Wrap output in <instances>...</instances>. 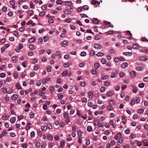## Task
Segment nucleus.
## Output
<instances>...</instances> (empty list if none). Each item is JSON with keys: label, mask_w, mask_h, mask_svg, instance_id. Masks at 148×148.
Here are the masks:
<instances>
[{"label": "nucleus", "mask_w": 148, "mask_h": 148, "mask_svg": "<svg viewBox=\"0 0 148 148\" xmlns=\"http://www.w3.org/2000/svg\"><path fill=\"white\" fill-rule=\"evenodd\" d=\"M63 3L64 5L68 6H71L73 4V3L72 2L68 1H63Z\"/></svg>", "instance_id": "obj_1"}, {"label": "nucleus", "mask_w": 148, "mask_h": 148, "mask_svg": "<svg viewBox=\"0 0 148 148\" xmlns=\"http://www.w3.org/2000/svg\"><path fill=\"white\" fill-rule=\"evenodd\" d=\"M93 47L95 49L97 50L100 49L102 48L101 46L100 45L97 44H94L93 45Z\"/></svg>", "instance_id": "obj_2"}, {"label": "nucleus", "mask_w": 148, "mask_h": 148, "mask_svg": "<svg viewBox=\"0 0 148 148\" xmlns=\"http://www.w3.org/2000/svg\"><path fill=\"white\" fill-rule=\"evenodd\" d=\"M61 44L62 47H64L69 45V42L67 40H64L62 41Z\"/></svg>", "instance_id": "obj_3"}, {"label": "nucleus", "mask_w": 148, "mask_h": 148, "mask_svg": "<svg viewBox=\"0 0 148 148\" xmlns=\"http://www.w3.org/2000/svg\"><path fill=\"white\" fill-rule=\"evenodd\" d=\"M51 81V79L49 77H47L45 78H43L42 80V83L44 84H46L47 81Z\"/></svg>", "instance_id": "obj_4"}, {"label": "nucleus", "mask_w": 148, "mask_h": 148, "mask_svg": "<svg viewBox=\"0 0 148 148\" xmlns=\"http://www.w3.org/2000/svg\"><path fill=\"white\" fill-rule=\"evenodd\" d=\"M139 60L142 61H147L148 60V57H146L145 56H142L138 58Z\"/></svg>", "instance_id": "obj_5"}, {"label": "nucleus", "mask_w": 148, "mask_h": 148, "mask_svg": "<svg viewBox=\"0 0 148 148\" xmlns=\"http://www.w3.org/2000/svg\"><path fill=\"white\" fill-rule=\"evenodd\" d=\"M118 71L116 70L115 72H112L111 73L110 77L112 78H114L116 76V74L118 73Z\"/></svg>", "instance_id": "obj_6"}, {"label": "nucleus", "mask_w": 148, "mask_h": 148, "mask_svg": "<svg viewBox=\"0 0 148 148\" xmlns=\"http://www.w3.org/2000/svg\"><path fill=\"white\" fill-rule=\"evenodd\" d=\"M89 97L90 99H92L94 97V94L92 91H89L88 93Z\"/></svg>", "instance_id": "obj_7"}, {"label": "nucleus", "mask_w": 148, "mask_h": 148, "mask_svg": "<svg viewBox=\"0 0 148 148\" xmlns=\"http://www.w3.org/2000/svg\"><path fill=\"white\" fill-rule=\"evenodd\" d=\"M92 22L95 24H97L99 23V21L97 18H93L92 20Z\"/></svg>", "instance_id": "obj_8"}, {"label": "nucleus", "mask_w": 148, "mask_h": 148, "mask_svg": "<svg viewBox=\"0 0 148 148\" xmlns=\"http://www.w3.org/2000/svg\"><path fill=\"white\" fill-rule=\"evenodd\" d=\"M121 137V134L119 133H118L116 137L115 138V139L116 140H119V139Z\"/></svg>", "instance_id": "obj_9"}, {"label": "nucleus", "mask_w": 148, "mask_h": 148, "mask_svg": "<svg viewBox=\"0 0 148 148\" xmlns=\"http://www.w3.org/2000/svg\"><path fill=\"white\" fill-rule=\"evenodd\" d=\"M130 76L132 77H134L136 75V72L133 71H132L130 73Z\"/></svg>", "instance_id": "obj_10"}, {"label": "nucleus", "mask_w": 148, "mask_h": 148, "mask_svg": "<svg viewBox=\"0 0 148 148\" xmlns=\"http://www.w3.org/2000/svg\"><path fill=\"white\" fill-rule=\"evenodd\" d=\"M63 117L65 119H67L69 117V114L66 112H64Z\"/></svg>", "instance_id": "obj_11"}, {"label": "nucleus", "mask_w": 148, "mask_h": 148, "mask_svg": "<svg viewBox=\"0 0 148 148\" xmlns=\"http://www.w3.org/2000/svg\"><path fill=\"white\" fill-rule=\"evenodd\" d=\"M129 34L130 35V37L128 38L130 39L131 40L132 39V33L130 32V31L128 30L127 31V32H126V34L127 35H128Z\"/></svg>", "instance_id": "obj_12"}, {"label": "nucleus", "mask_w": 148, "mask_h": 148, "mask_svg": "<svg viewBox=\"0 0 148 148\" xmlns=\"http://www.w3.org/2000/svg\"><path fill=\"white\" fill-rule=\"evenodd\" d=\"M128 65V64L127 62L123 63L121 65V67L122 68H126Z\"/></svg>", "instance_id": "obj_13"}, {"label": "nucleus", "mask_w": 148, "mask_h": 148, "mask_svg": "<svg viewBox=\"0 0 148 148\" xmlns=\"http://www.w3.org/2000/svg\"><path fill=\"white\" fill-rule=\"evenodd\" d=\"M131 86L133 87V92L134 93H136L138 90L137 87L134 86L132 84H131Z\"/></svg>", "instance_id": "obj_14"}, {"label": "nucleus", "mask_w": 148, "mask_h": 148, "mask_svg": "<svg viewBox=\"0 0 148 148\" xmlns=\"http://www.w3.org/2000/svg\"><path fill=\"white\" fill-rule=\"evenodd\" d=\"M132 47L133 49H137L140 48V46L137 44H135L133 45Z\"/></svg>", "instance_id": "obj_15"}, {"label": "nucleus", "mask_w": 148, "mask_h": 148, "mask_svg": "<svg viewBox=\"0 0 148 148\" xmlns=\"http://www.w3.org/2000/svg\"><path fill=\"white\" fill-rule=\"evenodd\" d=\"M114 94V92L113 91H110L108 92L107 94V96L108 97L112 96Z\"/></svg>", "instance_id": "obj_16"}, {"label": "nucleus", "mask_w": 148, "mask_h": 148, "mask_svg": "<svg viewBox=\"0 0 148 148\" xmlns=\"http://www.w3.org/2000/svg\"><path fill=\"white\" fill-rule=\"evenodd\" d=\"M18 58L17 56H14L12 57V60L15 63H16L18 61Z\"/></svg>", "instance_id": "obj_17"}, {"label": "nucleus", "mask_w": 148, "mask_h": 148, "mask_svg": "<svg viewBox=\"0 0 148 148\" xmlns=\"http://www.w3.org/2000/svg\"><path fill=\"white\" fill-rule=\"evenodd\" d=\"M47 129V127L45 125H43L41 127V130L43 132H45Z\"/></svg>", "instance_id": "obj_18"}, {"label": "nucleus", "mask_w": 148, "mask_h": 148, "mask_svg": "<svg viewBox=\"0 0 148 148\" xmlns=\"http://www.w3.org/2000/svg\"><path fill=\"white\" fill-rule=\"evenodd\" d=\"M123 54L126 56L129 55L131 56L132 54V53L131 52H123Z\"/></svg>", "instance_id": "obj_19"}, {"label": "nucleus", "mask_w": 148, "mask_h": 148, "mask_svg": "<svg viewBox=\"0 0 148 148\" xmlns=\"http://www.w3.org/2000/svg\"><path fill=\"white\" fill-rule=\"evenodd\" d=\"M100 65L98 63H96L94 64V67L95 69H97L99 68Z\"/></svg>", "instance_id": "obj_20"}, {"label": "nucleus", "mask_w": 148, "mask_h": 148, "mask_svg": "<svg viewBox=\"0 0 148 148\" xmlns=\"http://www.w3.org/2000/svg\"><path fill=\"white\" fill-rule=\"evenodd\" d=\"M99 121L98 119H96L94 120L93 122V124L95 125H98L99 123Z\"/></svg>", "instance_id": "obj_21"}, {"label": "nucleus", "mask_w": 148, "mask_h": 148, "mask_svg": "<svg viewBox=\"0 0 148 148\" xmlns=\"http://www.w3.org/2000/svg\"><path fill=\"white\" fill-rule=\"evenodd\" d=\"M35 145L37 148H39L40 146V143L38 141L35 142Z\"/></svg>", "instance_id": "obj_22"}, {"label": "nucleus", "mask_w": 148, "mask_h": 148, "mask_svg": "<svg viewBox=\"0 0 148 148\" xmlns=\"http://www.w3.org/2000/svg\"><path fill=\"white\" fill-rule=\"evenodd\" d=\"M136 69L138 71H140L143 70L144 68L142 67L138 66L136 68Z\"/></svg>", "instance_id": "obj_23"}, {"label": "nucleus", "mask_w": 148, "mask_h": 148, "mask_svg": "<svg viewBox=\"0 0 148 148\" xmlns=\"http://www.w3.org/2000/svg\"><path fill=\"white\" fill-rule=\"evenodd\" d=\"M35 38L34 37H31L29 39V41L30 43H33L34 42Z\"/></svg>", "instance_id": "obj_24"}, {"label": "nucleus", "mask_w": 148, "mask_h": 148, "mask_svg": "<svg viewBox=\"0 0 148 148\" xmlns=\"http://www.w3.org/2000/svg\"><path fill=\"white\" fill-rule=\"evenodd\" d=\"M104 54L102 52H99L96 54V56L98 57H102L104 55Z\"/></svg>", "instance_id": "obj_25"}, {"label": "nucleus", "mask_w": 148, "mask_h": 148, "mask_svg": "<svg viewBox=\"0 0 148 148\" xmlns=\"http://www.w3.org/2000/svg\"><path fill=\"white\" fill-rule=\"evenodd\" d=\"M71 11L68 9H66L64 11V13L66 14H70Z\"/></svg>", "instance_id": "obj_26"}, {"label": "nucleus", "mask_w": 148, "mask_h": 148, "mask_svg": "<svg viewBox=\"0 0 148 148\" xmlns=\"http://www.w3.org/2000/svg\"><path fill=\"white\" fill-rule=\"evenodd\" d=\"M29 47L31 50H33L35 49V47L32 44H30L29 46Z\"/></svg>", "instance_id": "obj_27"}, {"label": "nucleus", "mask_w": 148, "mask_h": 148, "mask_svg": "<svg viewBox=\"0 0 148 148\" xmlns=\"http://www.w3.org/2000/svg\"><path fill=\"white\" fill-rule=\"evenodd\" d=\"M18 96L16 94L13 95L12 96V98L13 100H16V99H17L18 98Z\"/></svg>", "instance_id": "obj_28"}, {"label": "nucleus", "mask_w": 148, "mask_h": 148, "mask_svg": "<svg viewBox=\"0 0 148 148\" xmlns=\"http://www.w3.org/2000/svg\"><path fill=\"white\" fill-rule=\"evenodd\" d=\"M39 68V66L37 64H35L34 67V71H37Z\"/></svg>", "instance_id": "obj_29"}, {"label": "nucleus", "mask_w": 148, "mask_h": 148, "mask_svg": "<svg viewBox=\"0 0 148 148\" xmlns=\"http://www.w3.org/2000/svg\"><path fill=\"white\" fill-rule=\"evenodd\" d=\"M87 131L88 132H90L92 130V128L90 126H88L87 128Z\"/></svg>", "instance_id": "obj_30"}, {"label": "nucleus", "mask_w": 148, "mask_h": 148, "mask_svg": "<svg viewBox=\"0 0 148 148\" xmlns=\"http://www.w3.org/2000/svg\"><path fill=\"white\" fill-rule=\"evenodd\" d=\"M52 68L50 66H48L47 67V72H50L51 71Z\"/></svg>", "instance_id": "obj_31"}, {"label": "nucleus", "mask_w": 148, "mask_h": 148, "mask_svg": "<svg viewBox=\"0 0 148 148\" xmlns=\"http://www.w3.org/2000/svg\"><path fill=\"white\" fill-rule=\"evenodd\" d=\"M16 121V118L14 117L11 118L10 120V121L12 123H15Z\"/></svg>", "instance_id": "obj_32"}, {"label": "nucleus", "mask_w": 148, "mask_h": 148, "mask_svg": "<svg viewBox=\"0 0 148 148\" xmlns=\"http://www.w3.org/2000/svg\"><path fill=\"white\" fill-rule=\"evenodd\" d=\"M130 104L132 105H133L135 104V99L134 98H133L130 101Z\"/></svg>", "instance_id": "obj_33"}, {"label": "nucleus", "mask_w": 148, "mask_h": 148, "mask_svg": "<svg viewBox=\"0 0 148 148\" xmlns=\"http://www.w3.org/2000/svg\"><path fill=\"white\" fill-rule=\"evenodd\" d=\"M73 41L75 42H77V43L80 44L82 42V40L80 39H73Z\"/></svg>", "instance_id": "obj_34"}, {"label": "nucleus", "mask_w": 148, "mask_h": 148, "mask_svg": "<svg viewBox=\"0 0 148 148\" xmlns=\"http://www.w3.org/2000/svg\"><path fill=\"white\" fill-rule=\"evenodd\" d=\"M110 83L108 81H106L103 83V85L105 86H109L110 85Z\"/></svg>", "instance_id": "obj_35"}, {"label": "nucleus", "mask_w": 148, "mask_h": 148, "mask_svg": "<svg viewBox=\"0 0 148 148\" xmlns=\"http://www.w3.org/2000/svg\"><path fill=\"white\" fill-rule=\"evenodd\" d=\"M110 104L112 106H114L115 104L114 101L113 99L110 100Z\"/></svg>", "instance_id": "obj_36"}, {"label": "nucleus", "mask_w": 148, "mask_h": 148, "mask_svg": "<svg viewBox=\"0 0 148 148\" xmlns=\"http://www.w3.org/2000/svg\"><path fill=\"white\" fill-rule=\"evenodd\" d=\"M143 143L145 146H147L148 145V144L147 143V140L146 139H144L143 141Z\"/></svg>", "instance_id": "obj_37"}, {"label": "nucleus", "mask_w": 148, "mask_h": 148, "mask_svg": "<svg viewBox=\"0 0 148 148\" xmlns=\"http://www.w3.org/2000/svg\"><path fill=\"white\" fill-rule=\"evenodd\" d=\"M47 139L48 140L52 141L53 140V137L51 134H49L47 135Z\"/></svg>", "instance_id": "obj_38"}, {"label": "nucleus", "mask_w": 148, "mask_h": 148, "mask_svg": "<svg viewBox=\"0 0 148 148\" xmlns=\"http://www.w3.org/2000/svg\"><path fill=\"white\" fill-rule=\"evenodd\" d=\"M8 116L6 114H4L2 117V119L3 120H5L8 118Z\"/></svg>", "instance_id": "obj_39"}, {"label": "nucleus", "mask_w": 148, "mask_h": 148, "mask_svg": "<svg viewBox=\"0 0 148 148\" xmlns=\"http://www.w3.org/2000/svg\"><path fill=\"white\" fill-rule=\"evenodd\" d=\"M135 143L137 144L139 146H140L142 145V142L136 140L135 141Z\"/></svg>", "instance_id": "obj_40"}, {"label": "nucleus", "mask_w": 148, "mask_h": 148, "mask_svg": "<svg viewBox=\"0 0 148 148\" xmlns=\"http://www.w3.org/2000/svg\"><path fill=\"white\" fill-rule=\"evenodd\" d=\"M82 132L80 130H78L77 131V135L78 137H79V138H81V136H82Z\"/></svg>", "instance_id": "obj_41"}, {"label": "nucleus", "mask_w": 148, "mask_h": 148, "mask_svg": "<svg viewBox=\"0 0 148 148\" xmlns=\"http://www.w3.org/2000/svg\"><path fill=\"white\" fill-rule=\"evenodd\" d=\"M16 87L17 89L18 90H21L22 89V87L19 83H17L16 85Z\"/></svg>", "instance_id": "obj_42"}, {"label": "nucleus", "mask_w": 148, "mask_h": 148, "mask_svg": "<svg viewBox=\"0 0 148 148\" xmlns=\"http://www.w3.org/2000/svg\"><path fill=\"white\" fill-rule=\"evenodd\" d=\"M108 75H105L102 76L101 78L102 80H105L108 79Z\"/></svg>", "instance_id": "obj_43"}, {"label": "nucleus", "mask_w": 148, "mask_h": 148, "mask_svg": "<svg viewBox=\"0 0 148 148\" xmlns=\"http://www.w3.org/2000/svg\"><path fill=\"white\" fill-rule=\"evenodd\" d=\"M34 14V11L32 10H30L28 11V14L29 16H32Z\"/></svg>", "instance_id": "obj_44"}, {"label": "nucleus", "mask_w": 148, "mask_h": 148, "mask_svg": "<svg viewBox=\"0 0 148 148\" xmlns=\"http://www.w3.org/2000/svg\"><path fill=\"white\" fill-rule=\"evenodd\" d=\"M22 65L24 68H26L27 66V63L26 61L23 62L22 64Z\"/></svg>", "instance_id": "obj_45"}, {"label": "nucleus", "mask_w": 148, "mask_h": 148, "mask_svg": "<svg viewBox=\"0 0 148 148\" xmlns=\"http://www.w3.org/2000/svg\"><path fill=\"white\" fill-rule=\"evenodd\" d=\"M114 32L113 30H109L106 32V34L107 35H109L110 34H112Z\"/></svg>", "instance_id": "obj_46"}, {"label": "nucleus", "mask_w": 148, "mask_h": 148, "mask_svg": "<svg viewBox=\"0 0 148 148\" xmlns=\"http://www.w3.org/2000/svg\"><path fill=\"white\" fill-rule=\"evenodd\" d=\"M80 56H85L86 55V53L85 51H82L80 53Z\"/></svg>", "instance_id": "obj_47"}, {"label": "nucleus", "mask_w": 148, "mask_h": 148, "mask_svg": "<svg viewBox=\"0 0 148 148\" xmlns=\"http://www.w3.org/2000/svg\"><path fill=\"white\" fill-rule=\"evenodd\" d=\"M35 135V133L34 131H32L31 132L30 136L31 138H33L34 137Z\"/></svg>", "instance_id": "obj_48"}, {"label": "nucleus", "mask_w": 148, "mask_h": 148, "mask_svg": "<svg viewBox=\"0 0 148 148\" xmlns=\"http://www.w3.org/2000/svg\"><path fill=\"white\" fill-rule=\"evenodd\" d=\"M47 8V5L45 4L42 5L41 7V9L43 10H45Z\"/></svg>", "instance_id": "obj_49"}, {"label": "nucleus", "mask_w": 148, "mask_h": 148, "mask_svg": "<svg viewBox=\"0 0 148 148\" xmlns=\"http://www.w3.org/2000/svg\"><path fill=\"white\" fill-rule=\"evenodd\" d=\"M120 88V86L119 85H117L115 87L114 89L116 91H118Z\"/></svg>", "instance_id": "obj_50"}, {"label": "nucleus", "mask_w": 148, "mask_h": 148, "mask_svg": "<svg viewBox=\"0 0 148 148\" xmlns=\"http://www.w3.org/2000/svg\"><path fill=\"white\" fill-rule=\"evenodd\" d=\"M68 74V72L67 71H64L63 72L62 75L63 76H65Z\"/></svg>", "instance_id": "obj_51"}, {"label": "nucleus", "mask_w": 148, "mask_h": 148, "mask_svg": "<svg viewBox=\"0 0 148 148\" xmlns=\"http://www.w3.org/2000/svg\"><path fill=\"white\" fill-rule=\"evenodd\" d=\"M140 98L139 97H137L136 98V103L138 104L140 102Z\"/></svg>", "instance_id": "obj_52"}, {"label": "nucleus", "mask_w": 148, "mask_h": 148, "mask_svg": "<svg viewBox=\"0 0 148 148\" xmlns=\"http://www.w3.org/2000/svg\"><path fill=\"white\" fill-rule=\"evenodd\" d=\"M138 87L141 88H142L144 87V84L143 83H140L138 85Z\"/></svg>", "instance_id": "obj_53"}, {"label": "nucleus", "mask_w": 148, "mask_h": 148, "mask_svg": "<svg viewBox=\"0 0 148 148\" xmlns=\"http://www.w3.org/2000/svg\"><path fill=\"white\" fill-rule=\"evenodd\" d=\"M106 90V88L104 87H102L100 89V91L101 92H103Z\"/></svg>", "instance_id": "obj_54"}, {"label": "nucleus", "mask_w": 148, "mask_h": 148, "mask_svg": "<svg viewBox=\"0 0 148 148\" xmlns=\"http://www.w3.org/2000/svg\"><path fill=\"white\" fill-rule=\"evenodd\" d=\"M91 73L93 75H96L97 73V71L95 70H92L91 71Z\"/></svg>", "instance_id": "obj_55"}, {"label": "nucleus", "mask_w": 148, "mask_h": 148, "mask_svg": "<svg viewBox=\"0 0 148 148\" xmlns=\"http://www.w3.org/2000/svg\"><path fill=\"white\" fill-rule=\"evenodd\" d=\"M101 63L103 64H105L106 62V60L105 59H102L101 60Z\"/></svg>", "instance_id": "obj_56"}, {"label": "nucleus", "mask_w": 148, "mask_h": 148, "mask_svg": "<svg viewBox=\"0 0 148 148\" xmlns=\"http://www.w3.org/2000/svg\"><path fill=\"white\" fill-rule=\"evenodd\" d=\"M45 12L41 11L39 13V15L41 16H43L45 15Z\"/></svg>", "instance_id": "obj_57"}, {"label": "nucleus", "mask_w": 148, "mask_h": 148, "mask_svg": "<svg viewBox=\"0 0 148 148\" xmlns=\"http://www.w3.org/2000/svg\"><path fill=\"white\" fill-rule=\"evenodd\" d=\"M101 38V37L99 35H97L96 36L95 39V40H98L100 39Z\"/></svg>", "instance_id": "obj_58"}, {"label": "nucleus", "mask_w": 148, "mask_h": 148, "mask_svg": "<svg viewBox=\"0 0 148 148\" xmlns=\"http://www.w3.org/2000/svg\"><path fill=\"white\" fill-rule=\"evenodd\" d=\"M2 91L3 93H5L7 92V89L5 88H3L2 89Z\"/></svg>", "instance_id": "obj_59"}, {"label": "nucleus", "mask_w": 148, "mask_h": 148, "mask_svg": "<svg viewBox=\"0 0 148 148\" xmlns=\"http://www.w3.org/2000/svg\"><path fill=\"white\" fill-rule=\"evenodd\" d=\"M30 117V118H33L34 116V114L33 112H30L29 114Z\"/></svg>", "instance_id": "obj_60"}, {"label": "nucleus", "mask_w": 148, "mask_h": 148, "mask_svg": "<svg viewBox=\"0 0 148 148\" xmlns=\"http://www.w3.org/2000/svg\"><path fill=\"white\" fill-rule=\"evenodd\" d=\"M47 125L49 129H51L52 128V126L51 123H47Z\"/></svg>", "instance_id": "obj_61"}, {"label": "nucleus", "mask_w": 148, "mask_h": 148, "mask_svg": "<svg viewBox=\"0 0 148 148\" xmlns=\"http://www.w3.org/2000/svg\"><path fill=\"white\" fill-rule=\"evenodd\" d=\"M63 1H62L61 0H57L56 1V3L58 4L62 5V4H63Z\"/></svg>", "instance_id": "obj_62"}, {"label": "nucleus", "mask_w": 148, "mask_h": 148, "mask_svg": "<svg viewBox=\"0 0 148 148\" xmlns=\"http://www.w3.org/2000/svg\"><path fill=\"white\" fill-rule=\"evenodd\" d=\"M6 76V74L5 73H1L0 74V77L1 78H4Z\"/></svg>", "instance_id": "obj_63"}, {"label": "nucleus", "mask_w": 148, "mask_h": 148, "mask_svg": "<svg viewBox=\"0 0 148 148\" xmlns=\"http://www.w3.org/2000/svg\"><path fill=\"white\" fill-rule=\"evenodd\" d=\"M25 29V28L24 27H21L19 28L18 30L20 32H22L24 31Z\"/></svg>", "instance_id": "obj_64"}]
</instances>
